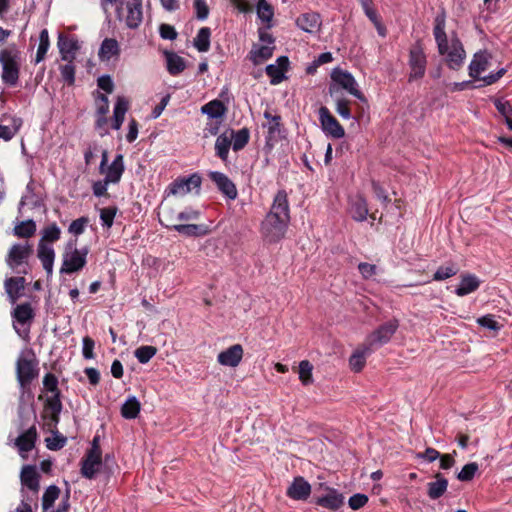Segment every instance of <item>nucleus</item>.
Masks as SVG:
<instances>
[{
  "label": "nucleus",
  "mask_w": 512,
  "mask_h": 512,
  "mask_svg": "<svg viewBox=\"0 0 512 512\" xmlns=\"http://www.w3.org/2000/svg\"><path fill=\"white\" fill-rule=\"evenodd\" d=\"M290 222V207L285 190H279L264 220L260 232L268 243H277L284 238Z\"/></svg>",
  "instance_id": "obj_1"
},
{
  "label": "nucleus",
  "mask_w": 512,
  "mask_h": 512,
  "mask_svg": "<svg viewBox=\"0 0 512 512\" xmlns=\"http://www.w3.org/2000/svg\"><path fill=\"white\" fill-rule=\"evenodd\" d=\"M446 15L442 11L434 19L433 36L437 44L438 53L445 57L448 68L459 70L466 59V52L462 42L457 36L448 40L446 31Z\"/></svg>",
  "instance_id": "obj_2"
},
{
  "label": "nucleus",
  "mask_w": 512,
  "mask_h": 512,
  "mask_svg": "<svg viewBox=\"0 0 512 512\" xmlns=\"http://www.w3.org/2000/svg\"><path fill=\"white\" fill-rule=\"evenodd\" d=\"M21 63V52L15 44L0 50L1 79L7 86L15 87L18 84Z\"/></svg>",
  "instance_id": "obj_3"
},
{
  "label": "nucleus",
  "mask_w": 512,
  "mask_h": 512,
  "mask_svg": "<svg viewBox=\"0 0 512 512\" xmlns=\"http://www.w3.org/2000/svg\"><path fill=\"white\" fill-rule=\"evenodd\" d=\"M491 55L487 51H478L473 55V58L469 64V76L475 80H481L484 85H492L496 83L505 73L506 69L501 68L496 73H490L484 77H480V74L485 72L490 63Z\"/></svg>",
  "instance_id": "obj_4"
},
{
  "label": "nucleus",
  "mask_w": 512,
  "mask_h": 512,
  "mask_svg": "<svg viewBox=\"0 0 512 512\" xmlns=\"http://www.w3.org/2000/svg\"><path fill=\"white\" fill-rule=\"evenodd\" d=\"M87 254V248L79 250L76 248L74 242H68L62 256V265L60 268V273L72 274L80 271L86 265Z\"/></svg>",
  "instance_id": "obj_5"
},
{
  "label": "nucleus",
  "mask_w": 512,
  "mask_h": 512,
  "mask_svg": "<svg viewBox=\"0 0 512 512\" xmlns=\"http://www.w3.org/2000/svg\"><path fill=\"white\" fill-rule=\"evenodd\" d=\"M332 84L329 87L330 95L337 92V88L346 90L349 94L355 96L361 101H366L362 92L358 89V84L354 76L341 68H334L331 73Z\"/></svg>",
  "instance_id": "obj_6"
},
{
  "label": "nucleus",
  "mask_w": 512,
  "mask_h": 512,
  "mask_svg": "<svg viewBox=\"0 0 512 512\" xmlns=\"http://www.w3.org/2000/svg\"><path fill=\"white\" fill-rule=\"evenodd\" d=\"M408 82L412 83L422 79L427 69V55L421 42H416L409 49L408 54Z\"/></svg>",
  "instance_id": "obj_7"
},
{
  "label": "nucleus",
  "mask_w": 512,
  "mask_h": 512,
  "mask_svg": "<svg viewBox=\"0 0 512 512\" xmlns=\"http://www.w3.org/2000/svg\"><path fill=\"white\" fill-rule=\"evenodd\" d=\"M17 380L21 387L30 384L37 376V362L31 351L22 352L16 362Z\"/></svg>",
  "instance_id": "obj_8"
},
{
  "label": "nucleus",
  "mask_w": 512,
  "mask_h": 512,
  "mask_svg": "<svg viewBox=\"0 0 512 512\" xmlns=\"http://www.w3.org/2000/svg\"><path fill=\"white\" fill-rule=\"evenodd\" d=\"M39 479L40 475L34 466L27 465L23 467L21 471V483L23 486L22 494L24 499L30 502L37 500L40 488Z\"/></svg>",
  "instance_id": "obj_9"
},
{
  "label": "nucleus",
  "mask_w": 512,
  "mask_h": 512,
  "mask_svg": "<svg viewBox=\"0 0 512 512\" xmlns=\"http://www.w3.org/2000/svg\"><path fill=\"white\" fill-rule=\"evenodd\" d=\"M398 329V321L390 320L384 324H382L378 329L372 332L365 341V344L368 347H371L372 350L375 348L381 347L384 344L388 343L392 336Z\"/></svg>",
  "instance_id": "obj_10"
},
{
  "label": "nucleus",
  "mask_w": 512,
  "mask_h": 512,
  "mask_svg": "<svg viewBox=\"0 0 512 512\" xmlns=\"http://www.w3.org/2000/svg\"><path fill=\"white\" fill-rule=\"evenodd\" d=\"M102 457L99 446L92 447L81 462V475L86 479L95 478L101 467Z\"/></svg>",
  "instance_id": "obj_11"
},
{
  "label": "nucleus",
  "mask_w": 512,
  "mask_h": 512,
  "mask_svg": "<svg viewBox=\"0 0 512 512\" xmlns=\"http://www.w3.org/2000/svg\"><path fill=\"white\" fill-rule=\"evenodd\" d=\"M319 120L325 134L335 139H340L344 137V128L340 125L338 120L330 113L327 107L323 106L319 109Z\"/></svg>",
  "instance_id": "obj_12"
},
{
  "label": "nucleus",
  "mask_w": 512,
  "mask_h": 512,
  "mask_svg": "<svg viewBox=\"0 0 512 512\" xmlns=\"http://www.w3.org/2000/svg\"><path fill=\"white\" fill-rule=\"evenodd\" d=\"M33 253V248L30 244L16 243L11 246L6 257V264L15 269L27 261Z\"/></svg>",
  "instance_id": "obj_13"
},
{
  "label": "nucleus",
  "mask_w": 512,
  "mask_h": 512,
  "mask_svg": "<svg viewBox=\"0 0 512 512\" xmlns=\"http://www.w3.org/2000/svg\"><path fill=\"white\" fill-rule=\"evenodd\" d=\"M201 177L198 174H192L187 178L177 179L168 187V193L171 195L184 196L193 189H200Z\"/></svg>",
  "instance_id": "obj_14"
},
{
  "label": "nucleus",
  "mask_w": 512,
  "mask_h": 512,
  "mask_svg": "<svg viewBox=\"0 0 512 512\" xmlns=\"http://www.w3.org/2000/svg\"><path fill=\"white\" fill-rule=\"evenodd\" d=\"M208 176L224 196L231 200L236 199L238 195L237 188L227 175L222 172L211 171Z\"/></svg>",
  "instance_id": "obj_15"
},
{
  "label": "nucleus",
  "mask_w": 512,
  "mask_h": 512,
  "mask_svg": "<svg viewBox=\"0 0 512 512\" xmlns=\"http://www.w3.org/2000/svg\"><path fill=\"white\" fill-rule=\"evenodd\" d=\"M125 7L127 10L126 25L131 29L138 28L143 20L142 0H125Z\"/></svg>",
  "instance_id": "obj_16"
},
{
  "label": "nucleus",
  "mask_w": 512,
  "mask_h": 512,
  "mask_svg": "<svg viewBox=\"0 0 512 512\" xmlns=\"http://www.w3.org/2000/svg\"><path fill=\"white\" fill-rule=\"evenodd\" d=\"M243 353V347L240 344H235L220 352L217 361L223 366L236 367L241 362Z\"/></svg>",
  "instance_id": "obj_17"
},
{
  "label": "nucleus",
  "mask_w": 512,
  "mask_h": 512,
  "mask_svg": "<svg viewBox=\"0 0 512 512\" xmlns=\"http://www.w3.org/2000/svg\"><path fill=\"white\" fill-rule=\"evenodd\" d=\"M321 16L316 12H306L296 19V25L304 32L315 34L321 28Z\"/></svg>",
  "instance_id": "obj_18"
},
{
  "label": "nucleus",
  "mask_w": 512,
  "mask_h": 512,
  "mask_svg": "<svg viewBox=\"0 0 512 512\" xmlns=\"http://www.w3.org/2000/svg\"><path fill=\"white\" fill-rule=\"evenodd\" d=\"M286 493L293 500H306L310 496L311 485L299 476L294 478Z\"/></svg>",
  "instance_id": "obj_19"
},
{
  "label": "nucleus",
  "mask_w": 512,
  "mask_h": 512,
  "mask_svg": "<svg viewBox=\"0 0 512 512\" xmlns=\"http://www.w3.org/2000/svg\"><path fill=\"white\" fill-rule=\"evenodd\" d=\"M36 439L37 430L35 426H31L16 438L15 446L18 448L22 457H25V453L31 451L35 447Z\"/></svg>",
  "instance_id": "obj_20"
},
{
  "label": "nucleus",
  "mask_w": 512,
  "mask_h": 512,
  "mask_svg": "<svg viewBox=\"0 0 512 512\" xmlns=\"http://www.w3.org/2000/svg\"><path fill=\"white\" fill-rule=\"evenodd\" d=\"M288 65V57L280 56L277 58L275 64H269L266 66V74L271 78V84L276 85L284 80V73L287 70Z\"/></svg>",
  "instance_id": "obj_21"
},
{
  "label": "nucleus",
  "mask_w": 512,
  "mask_h": 512,
  "mask_svg": "<svg viewBox=\"0 0 512 512\" xmlns=\"http://www.w3.org/2000/svg\"><path fill=\"white\" fill-rule=\"evenodd\" d=\"M124 169L123 155L118 154L110 165L104 167V179L109 183L116 184L121 180Z\"/></svg>",
  "instance_id": "obj_22"
},
{
  "label": "nucleus",
  "mask_w": 512,
  "mask_h": 512,
  "mask_svg": "<svg viewBox=\"0 0 512 512\" xmlns=\"http://www.w3.org/2000/svg\"><path fill=\"white\" fill-rule=\"evenodd\" d=\"M5 292L12 304L21 297L22 291L25 288V279L23 277H10L4 282Z\"/></svg>",
  "instance_id": "obj_23"
},
{
  "label": "nucleus",
  "mask_w": 512,
  "mask_h": 512,
  "mask_svg": "<svg viewBox=\"0 0 512 512\" xmlns=\"http://www.w3.org/2000/svg\"><path fill=\"white\" fill-rule=\"evenodd\" d=\"M38 258L42 262L44 270L48 275L53 273V265L55 259V252L51 245L39 242L38 244Z\"/></svg>",
  "instance_id": "obj_24"
},
{
  "label": "nucleus",
  "mask_w": 512,
  "mask_h": 512,
  "mask_svg": "<svg viewBox=\"0 0 512 512\" xmlns=\"http://www.w3.org/2000/svg\"><path fill=\"white\" fill-rule=\"evenodd\" d=\"M349 211L355 221H365L368 215L366 200L360 195H356L355 197L351 198Z\"/></svg>",
  "instance_id": "obj_25"
},
{
  "label": "nucleus",
  "mask_w": 512,
  "mask_h": 512,
  "mask_svg": "<svg viewBox=\"0 0 512 512\" xmlns=\"http://www.w3.org/2000/svg\"><path fill=\"white\" fill-rule=\"evenodd\" d=\"M435 480L427 484V495L432 500H437L447 491L448 480L441 474L434 476Z\"/></svg>",
  "instance_id": "obj_26"
},
{
  "label": "nucleus",
  "mask_w": 512,
  "mask_h": 512,
  "mask_svg": "<svg viewBox=\"0 0 512 512\" xmlns=\"http://www.w3.org/2000/svg\"><path fill=\"white\" fill-rule=\"evenodd\" d=\"M343 503V495L338 493L335 489H329V492L326 495L321 496L316 500L317 505L333 511L339 509Z\"/></svg>",
  "instance_id": "obj_27"
},
{
  "label": "nucleus",
  "mask_w": 512,
  "mask_h": 512,
  "mask_svg": "<svg viewBox=\"0 0 512 512\" xmlns=\"http://www.w3.org/2000/svg\"><path fill=\"white\" fill-rule=\"evenodd\" d=\"M58 47L62 60L72 62L75 57V52L78 49L77 41L63 35H59Z\"/></svg>",
  "instance_id": "obj_28"
},
{
  "label": "nucleus",
  "mask_w": 512,
  "mask_h": 512,
  "mask_svg": "<svg viewBox=\"0 0 512 512\" xmlns=\"http://www.w3.org/2000/svg\"><path fill=\"white\" fill-rule=\"evenodd\" d=\"M480 286V280L478 277L472 274L463 275L458 287L455 290L457 296L463 297L474 291Z\"/></svg>",
  "instance_id": "obj_29"
},
{
  "label": "nucleus",
  "mask_w": 512,
  "mask_h": 512,
  "mask_svg": "<svg viewBox=\"0 0 512 512\" xmlns=\"http://www.w3.org/2000/svg\"><path fill=\"white\" fill-rule=\"evenodd\" d=\"M45 411L50 413V421L54 426H56L59 422L60 413L62 411L60 393L52 394L47 397L45 402Z\"/></svg>",
  "instance_id": "obj_30"
},
{
  "label": "nucleus",
  "mask_w": 512,
  "mask_h": 512,
  "mask_svg": "<svg viewBox=\"0 0 512 512\" xmlns=\"http://www.w3.org/2000/svg\"><path fill=\"white\" fill-rule=\"evenodd\" d=\"M129 103L123 96H118L114 111H113V122H112V128L115 130H119L123 124L125 114L128 110Z\"/></svg>",
  "instance_id": "obj_31"
},
{
  "label": "nucleus",
  "mask_w": 512,
  "mask_h": 512,
  "mask_svg": "<svg viewBox=\"0 0 512 512\" xmlns=\"http://www.w3.org/2000/svg\"><path fill=\"white\" fill-rule=\"evenodd\" d=\"M120 54V46L116 39L106 38L103 40L99 49V58L102 61H109L112 57Z\"/></svg>",
  "instance_id": "obj_32"
},
{
  "label": "nucleus",
  "mask_w": 512,
  "mask_h": 512,
  "mask_svg": "<svg viewBox=\"0 0 512 512\" xmlns=\"http://www.w3.org/2000/svg\"><path fill=\"white\" fill-rule=\"evenodd\" d=\"M371 347H368L365 343L362 349L356 350L349 359V365L355 372H359L363 369L366 362V357L372 353Z\"/></svg>",
  "instance_id": "obj_33"
},
{
  "label": "nucleus",
  "mask_w": 512,
  "mask_h": 512,
  "mask_svg": "<svg viewBox=\"0 0 512 512\" xmlns=\"http://www.w3.org/2000/svg\"><path fill=\"white\" fill-rule=\"evenodd\" d=\"M274 46L271 45H254L250 51V60L255 65H259L268 60L273 55Z\"/></svg>",
  "instance_id": "obj_34"
},
{
  "label": "nucleus",
  "mask_w": 512,
  "mask_h": 512,
  "mask_svg": "<svg viewBox=\"0 0 512 512\" xmlns=\"http://www.w3.org/2000/svg\"><path fill=\"white\" fill-rule=\"evenodd\" d=\"M15 321L24 325L34 318V311L30 303H22L17 305L12 313Z\"/></svg>",
  "instance_id": "obj_35"
},
{
  "label": "nucleus",
  "mask_w": 512,
  "mask_h": 512,
  "mask_svg": "<svg viewBox=\"0 0 512 512\" xmlns=\"http://www.w3.org/2000/svg\"><path fill=\"white\" fill-rule=\"evenodd\" d=\"M173 230L179 234L187 237L203 236L207 233V228L204 225L198 224H180L173 226Z\"/></svg>",
  "instance_id": "obj_36"
},
{
  "label": "nucleus",
  "mask_w": 512,
  "mask_h": 512,
  "mask_svg": "<svg viewBox=\"0 0 512 512\" xmlns=\"http://www.w3.org/2000/svg\"><path fill=\"white\" fill-rule=\"evenodd\" d=\"M201 112L209 118H222L226 112V107L220 100H212L201 107Z\"/></svg>",
  "instance_id": "obj_37"
},
{
  "label": "nucleus",
  "mask_w": 512,
  "mask_h": 512,
  "mask_svg": "<svg viewBox=\"0 0 512 512\" xmlns=\"http://www.w3.org/2000/svg\"><path fill=\"white\" fill-rule=\"evenodd\" d=\"M141 409L140 402L135 396H130L121 407V415L125 419H135Z\"/></svg>",
  "instance_id": "obj_38"
},
{
  "label": "nucleus",
  "mask_w": 512,
  "mask_h": 512,
  "mask_svg": "<svg viewBox=\"0 0 512 512\" xmlns=\"http://www.w3.org/2000/svg\"><path fill=\"white\" fill-rule=\"evenodd\" d=\"M232 138L227 133L219 135L215 142V153L222 160L227 161Z\"/></svg>",
  "instance_id": "obj_39"
},
{
  "label": "nucleus",
  "mask_w": 512,
  "mask_h": 512,
  "mask_svg": "<svg viewBox=\"0 0 512 512\" xmlns=\"http://www.w3.org/2000/svg\"><path fill=\"white\" fill-rule=\"evenodd\" d=\"M256 13L261 22L265 23L267 28L271 27V21L274 16V9L266 0H259L256 5Z\"/></svg>",
  "instance_id": "obj_40"
},
{
  "label": "nucleus",
  "mask_w": 512,
  "mask_h": 512,
  "mask_svg": "<svg viewBox=\"0 0 512 512\" xmlns=\"http://www.w3.org/2000/svg\"><path fill=\"white\" fill-rule=\"evenodd\" d=\"M228 136L232 138L233 150L239 151L247 145L250 138V132L247 128H242L236 132L231 130Z\"/></svg>",
  "instance_id": "obj_41"
},
{
  "label": "nucleus",
  "mask_w": 512,
  "mask_h": 512,
  "mask_svg": "<svg viewBox=\"0 0 512 512\" xmlns=\"http://www.w3.org/2000/svg\"><path fill=\"white\" fill-rule=\"evenodd\" d=\"M21 125L22 120L17 117H12L9 125L0 124V138L5 141L11 140L19 131Z\"/></svg>",
  "instance_id": "obj_42"
},
{
  "label": "nucleus",
  "mask_w": 512,
  "mask_h": 512,
  "mask_svg": "<svg viewBox=\"0 0 512 512\" xmlns=\"http://www.w3.org/2000/svg\"><path fill=\"white\" fill-rule=\"evenodd\" d=\"M167 70L171 75L180 74L186 67L182 57L175 53H166Z\"/></svg>",
  "instance_id": "obj_43"
},
{
  "label": "nucleus",
  "mask_w": 512,
  "mask_h": 512,
  "mask_svg": "<svg viewBox=\"0 0 512 512\" xmlns=\"http://www.w3.org/2000/svg\"><path fill=\"white\" fill-rule=\"evenodd\" d=\"M211 31L208 27H202L194 38V46L199 52H207L210 48Z\"/></svg>",
  "instance_id": "obj_44"
},
{
  "label": "nucleus",
  "mask_w": 512,
  "mask_h": 512,
  "mask_svg": "<svg viewBox=\"0 0 512 512\" xmlns=\"http://www.w3.org/2000/svg\"><path fill=\"white\" fill-rule=\"evenodd\" d=\"M13 232L18 237L30 238L36 232V224L33 220L22 221L14 227Z\"/></svg>",
  "instance_id": "obj_45"
},
{
  "label": "nucleus",
  "mask_w": 512,
  "mask_h": 512,
  "mask_svg": "<svg viewBox=\"0 0 512 512\" xmlns=\"http://www.w3.org/2000/svg\"><path fill=\"white\" fill-rule=\"evenodd\" d=\"M60 495V489L56 485H50L44 492L42 497L43 512H47Z\"/></svg>",
  "instance_id": "obj_46"
},
{
  "label": "nucleus",
  "mask_w": 512,
  "mask_h": 512,
  "mask_svg": "<svg viewBox=\"0 0 512 512\" xmlns=\"http://www.w3.org/2000/svg\"><path fill=\"white\" fill-rule=\"evenodd\" d=\"M50 41H49V34L46 29H43L40 32L39 35V45L36 52V59L35 62L39 63L42 60H44L46 53L49 49Z\"/></svg>",
  "instance_id": "obj_47"
},
{
  "label": "nucleus",
  "mask_w": 512,
  "mask_h": 512,
  "mask_svg": "<svg viewBox=\"0 0 512 512\" xmlns=\"http://www.w3.org/2000/svg\"><path fill=\"white\" fill-rule=\"evenodd\" d=\"M60 235V228L57 226L56 223H52L42 230V237L39 242L46 244L47 242H55L60 239Z\"/></svg>",
  "instance_id": "obj_48"
},
{
  "label": "nucleus",
  "mask_w": 512,
  "mask_h": 512,
  "mask_svg": "<svg viewBox=\"0 0 512 512\" xmlns=\"http://www.w3.org/2000/svg\"><path fill=\"white\" fill-rule=\"evenodd\" d=\"M156 353L157 349L154 346L146 345L137 348L134 352V355L140 363L145 364L149 362L151 358L156 355Z\"/></svg>",
  "instance_id": "obj_49"
},
{
  "label": "nucleus",
  "mask_w": 512,
  "mask_h": 512,
  "mask_svg": "<svg viewBox=\"0 0 512 512\" xmlns=\"http://www.w3.org/2000/svg\"><path fill=\"white\" fill-rule=\"evenodd\" d=\"M458 273V267L454 264L439 267L433 275L434 281L446 280Z\"/></svg>",
  "instance_id": "obj_50"
},
{
  "label": "nucleus",
  "mask_w": 512,
  "mask_h": 512,
  "mask_svg": "<svg viewBox=\"0 0 512 512\" xmlns=\"http://www.w3.org/2000/svg\"><path fill=\"white\" fill-rule=\"evenodd\" d=\"M264 118L268 120L266 127L270 137L280 132L281 117L279 115H272L269 111H265Z\"/></svg>",
  "instance_id": "obj_51"
},
{
  "label": "nucleus",
  "mask_w": 512,
  "mask_h": 512,
  "mask_svg": "<svg viewBox=\"0 0 512 512\" xmlns=\"http://www.w3.org/2000/svg\"><path fill=\"white\" fill-rule=\"evenodd\" d=\"M313 366L308 360H303L299 364V379L304 385L312 383Z\"/></svg>",
  "instance_id": "obj_52"
},
{
  "label": "nucleus",
  "mask_w": 512,
  "mask_h": 512,
  "mask_svg": "<svg viewBox=\"0 0 512 512\" xmlns=\"http://www.w3.org/2000/svg\"><path fill=\"white\" fill-rule=\"evenodd\" d=\"M176 214L177 213H175L173 209L164 208L160 214V223L163 226L173 230V226L178 225L177 222H179L176 219Z\"/></svg>",
  "instance_id": "obj_53"
},
{
  "label": "nucleus",
  "mask_w": 512,
  "mask_h": 512,
  "mask_svg": "<svg viewBox=\"0 0 512 512\" xmlns=\"http://www.w3.org/2000/svg\"><path fill=\"white\" fill-rule=\"evenodd\" d=\"M336 103V112L346 120H349L352 118L351 111L349 108L350 101L343 98V97H336L335 99Z\"/></svg>",
  "instance_id": "obj_54"
},
{
  "label": "nucleus",
  "mask_w": 512,
  "mask_h": 512,
  "mask_svg": "<svg viewBox=\"0 0 512 512\" xmlns=\"http://www.w3.org/2000/svg\"><path fill=\"white\" fill-rule=\"evenodd\" d=\"M478 471V464L475 462L468 463L463 466L461 471L458 473L457 478L460 481H470L475 476L476 472Z\"/></svg>",
  "instance_id": "obj_55"
},
{
  "label": "nucleus",
  "mask_w": 512,
  "mask_h": 512,
  "mask_svg": "<svg viewBox=\"0 0 512 512\" xmlns=\"http://www.w3.org/2000/svg\"><path fill=\"white\" fill-rule=\"evenodd\" d=\"M66 441H67V439L57 432L53 433L52 437H48L45 439L46 447L49 450H53V451L63 448L66 444Z\"/></svg>",
  "instance_id": "obj_56"
},
{
  "label": "nucleus",
  "mask_w": 512,
  "mask_h": 512,
  "mask_svg": "<svg viewBox=\"0 0 512 512\" xmlns=\"http://www.w3.org/2000/svg\"><path fill=\"white\" fill-rule=\"evenodd\" d=\"M118 209L115 206L106 207L100 210V219L102 221V225L110 228L113 225L114 217L117 213Z\"/></svg>",
  "instance_id": "obj_57"
},
{
  "label": "nucleus",
  "mask_w": 512,
  "mask_h": 512,
  "mask_svg": "<svg viewBox=\"0 0 512 512\" xmlns=\"http://www.w3.org/2000/svg\"><path fill=\"white\" fill-rule=\"evenodd\" d=\"M61 76L65 82L69 85H72L75 81V67L72 62H68L67 64L61 66L60 68Z\"/></svg>",
  "instance_id": "obj_58"
},
{
  "label": "nucleus",
  "mask_w": 512,
  "mask_h": 512,
  "mask_svg": "<svg viewBox=\"0 0 512 512\" xmlns=\"http://www.w3.org/2000/svg\"><path fill=\"white\" fill-rule=\"evenodd\" d=\"M43 385L45 389L52 394L60 393L58 389V379L52 373H47L43 379Z\"/></svg>",
  "instance_id": "obj_59"
},
{
  "label": "nucleus",
  "mask_w": 512,
  "mask_h": 512,
  "mask_svg": "<svg viewBox=\"0 0 512 512\" xmlns=\"http://www.w3.org/2000/svg\"><path fill=\"white\" fill-rule=\"evenodd\" d=\"M367 502V495L361 493L352 495L348 500L349 507L353 510H358L362 508Z\"/></svg>",
  "instance_id": "obj_60"
},
{
  "label": "nucleus",
  "mask_w": 512,
  "mask_h": 512,
  "mask_svg": "<svg viewBox=\"0 0 512 512\" xmlns=\"http://www.w3.org/2000/svg\"><path fill=\"white\" fill-rule=\"evenodd\" d=\"M94 347L95 342L92 338L86 336L83 338L82 341V354L85 359H93L95 357L94 355Z\"/></svg>",
  "instance_id": "obj_61"
},
{
  "label": "nucleus",
  "mask_w": 512,
  "mask_h": 512,
  "mask_svg": "<svg viewBox=\"0 0 512 512\" xmlns=\"http://www.w3.org/2000/svg\"><path fill=\"white\" fill-rule=\"evenodd\" d=\"M87 224H88V218L80 217L71 222V224L69 226V232L74 235H80L84 232Z\"/></svg>",
  "instance_id": "obj_62"
},
{
  "label": "nucleus",
  "mask_w": 512,
  "mask_h": 512,
  "mask_svg": "<svg viewBox=\"0 0 512 512\" xmlns=\"http://www.w3.org/2000/svg\"><path fill=\"white\" fill-rule=\"evenodd\" d=\"M196 17L199 20H205L209 15V7L205 0H194Z\"/></svg>",
  "instance_id": "obj_63"
},
{
  "label": "nucleus",
  "mask_w": 512,
  "mask_h": 512,
  "mask_svg": "<svg viewBox=\"0 0 512 512\" xmlns=\"http://www.w3.org/2000/svg\"><path fill=\"white\" fill-rule=\"evenodd\" d=\"M478 324L482 327L488 328L490 330H499L501 325L495 320L492 315H485L477 320Z\"/></svg>",
  "instance_id": "obj_64"
}]
</instances>
